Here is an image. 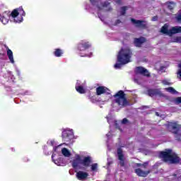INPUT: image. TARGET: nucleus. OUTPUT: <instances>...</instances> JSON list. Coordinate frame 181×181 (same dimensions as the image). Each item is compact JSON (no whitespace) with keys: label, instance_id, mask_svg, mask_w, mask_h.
Segmentation results:
<instances>
[{"label":"nucleus","instance_id":"obj_18","mask_svg":"<svg viewBox=\"0 0 181 181\" xmlns=\"http://www.w3.org/2000/svg\"><path fill=\"white\" fill-rule=\"evenodd\" d=\"M5 47L7 50V56L8 57V59L10 60L11 63L13 64V63H15V60L13 59V52L6 45H5Z\"/></svg>","mask_w":181,"mask_h":181},{"label":"nucleus","instance_id":"obj_1","mask_svg":"<svg viewBox=\"0 0 181 181\" xmlns=\"http://www.w3.org/2000/svg\"><path fill=\"white\" fill-rule=\"evenodd\" d=\"M132 51L129 48H122L117 54V62L114 66L115 69H121L122 64H127L131 62Z\"/></svg>","mask_w":181,"mask_h":181},{"label":"nucleus","instance_id":"obj_42","mask_svg":"<svg viewBox=\"0 0 181 181\" xmlns=\"http://www.w3.org/2000/svg\"><path fill=\"white\" fill-rule=\"evenodd\" d=\"M164 84H165V86H169V82L165 81V82H164Z\"/></svg>","mask_w":181,"mask_h":181},{"label":"nucleus","instance_id":"obj_34","mask_svg":"<svg viewBox=\"0 0 181 181\" xmlns=\"http://www.w3.org/2000/svg\"><path fill=\"white\" fill-rule=\"evenodd\" d=\"M5 59V53H0V60Z\"/></svg>","mask_w":181,"mask_h":181},{"label":"nucleus","instance_id":"obj_37","mask_svg":"<svg viewBox=\"0 0 181 181\" xmlns=\"http://www.w3.org/2000/svg\"><path fill=\"white\" fill-rule=\"evenodd\" d=\"M119 23H121V20L119 19L116 20V21L115 22V25H119Z\"/></svg>","mask_w":181,"mask_h":181},{"label":"nucleus","instance_id":"obj_20","mask_svg":"<svg viewBox=\"0 0 181 181\" xmlns=\"http://www.w3.org/2000/svg\"><path fill=\"white\" fill-rule=\"evenodd\" d=\"M168 28H169V25H168V24H165L160 29L161 33H163V35H167L168 36H170Z\"/></svg>","mask_w":181,"mask_h":181},{"label":"nucleus","instance_id":"obj_16","mask_svg":"<svg viewBox=\"0 0 181 181\" xmlns=\"http://www.w3.org/2000/svg\"><path fill=\"white\" fill-rule=\"evenodd\" d=\"M147 94L149 95V97H153L155 95H160V90L158 89H152L150 88L147 90Z\"/></svg>","mask_w":181,"mask_h":181},{"label":"nucleus","instance_id":"obj_11","mask_svg":"<svg viewBox=\"0 0 181 181\" xmlns=\"http://www.w3.org/2000/svg\"><path fill=\"white\" fill-rule=\"evenodd\" d=\"M117 158L119 160V165L121 168L125 167V158L124 157V153L122 151V148H117Z\"/></svg>","mask_w":181,"mask_h":181},{"label":"nucleus","instance_id":"obj_30","mask_svg":"<svg viewBox=\"0 0 181 181\" xmlns=\"http://www.w3.org/2000/svg\"><path fill=\"white\" fill-rule=\"evenodd\" d=\"M175 19L177 20V21L180 23L181 22V13L175 14Z\"/></svg>","mask_w":181,"mask_h":181},{"label":"nucleus","instance_id":"obj_21","mask_svg":"<svg viewBox=\"0 0 181 181\" xmlns=\"http://www.w3.org/2000/svg\"><path fill=\"white\" fill-rule=\"evenodd\" d=\"M63 49L57 48L54 49L53 54L55 56V57H62V56H63Z\"/></svg>","mask_w":181,"mask_h":181},{"label":"nucleus","instance_id":"obj_8","mask_svg":"<svg viewBox=\"0 0 181 181\" xmlns=\"http://www.w3.org/2000/svg\"><path fill=\"white\" fill-rule=\"evenodd\" d=\"M91 47V43L88 41L82 40L77 45L78 52H86Z\"/></svg>","mask_w":181,"mask_h":181},{"label":"nucleus","instance_id":"obj_5","mask_svg":"<svg viewBox=\"0 0 181 181\" xmlns=\"http://www.w3.org/2000/svg\"><path fill=\"white\" fill-rule=\"evenodd\" d=\"M62 138L65 144H71L74 138V133L70 129H64L62 133Z\"/></svg>","mask_w":181,"mask_h":181},{"label":"nucleus","instance_id":"obj_13","mask_svg":"<svg viewBox=\"0 0 181 181\" xmlns=\"http://www.w3.org/2000/svg\"><path fill=\"white\" fill-rule=\"evenodd\" d=\"M9 19H11V17L8 16L7 11H4L2 14H0V21L3 25H7Z\"/></svg>","mask_w":181,"mask_h":181},{"label":"nucleus","instance_id":"obj_45","mask_svg":"<svg viewBox=\"0 0 181 181\" xmlns=\"http://www.w3.org/2000/svg\"><path fill=\"white\" fill-rule=\"evenodd\" d=\"M156 115H158V117H159V114L158 112H156Z\"/></svg>","mask_w":181,"mask_h":181},{"label":"nucleus","instance_id":"obj_32","mask_svg":"<svg viewBox=\"0 0 181 181\" xmlns=\"http://www.w3.org/2000/svg\"><path fill=\"white\" fill-rule=\"evenodd\" d=\"M90 101H91V103H97V98L95 96H92L90 98Z\"/></svg>","mask_w":181,"mask_h":181},{"label":"nucleus","instance_id":"obj_22","mask_svg":"<svg viewBox=\"0 0 181 181\" xmlns=\"http://www.w3.org/2000/svg\"><path fill=\"white\" fill-rule=\"evenodd\" d=\"M62 153L65 158H70V156H71V153H70L66 148H63L62 149Z\"/></svg>","mask_w":181,"mask_h":181},{"label":"nucleus","instance_id":"obj_28","mask_svg":"<svg viewBox=\"0 0 181 181\" xmlns=\"http://www.w3.org/2000/svg\"><path fill=\"white\" fill-rule=\"evenodd\" d=\"M127 6H122L121 8V11H120V15L122 16H124V15H125V13H127Z\"/></svg>","mask_w":181,"mask_h":181},{"label":"nucleus","instance_id":"obj_7","mask_svg":"<svg viewBox=\"0 0 181 181\" xmlns=\"http://www.w3.org/2000/svg\"><path fill=\"white\" fill-rule=\"evenodd\" d=\"M6 12L8 16H11V18H13L15 23H21V22L23 21V17H19V11H18V8L13 10L11 13L9 11H7Z\"/></svg>","mask_w":181,"mask_h":181},{"label":"nucleus","instance_id":"obj_40","mask_svg":"<svg viewBox=\"0 0 181 181\" xmlns=\"http://www.w3.org/2000/svg\"><path fill=\"white\" fill-rule=\"evenodd\" d=\"M111 165H112V161H110L107 163L108 166H111Z\"/></svg>","mask_w":181,"mask_h":181},{"label":"nucleus","instance_id":"obj_3","mask_svg":"<svg viewBox=\"0 0 181 181\" xmlns=\"http://www.w3.org/2000/svg\"><path fill=\"white\" fill-rule=\"evenodd\" d=\"M91 157L86 156L81 160V156L77 155L76 158L72 161V168L74 169H84L80 165H83L85 168H88L91 165Z\"/></svg>","mask_w":181,"mask_h":181},{"label":"nucleus","instance_id":"obj_17","mask_svg":"<svg viewBox=\"0 0 181 181\" xmlns=\"http://www.w3.org/2000/svg\"><path fill=\"white\" fill-rule=\"evenodd\" d=\"M176 33H181V26H175L169 30L170 36L176 35Z\"/></svg>","mask_w":181,"mask_h":181},{"label":"nucleus","instance_id":"obj_19","mask_svg":"<svg viewBox=\"0 0 181 181\" xmlns=\"http://www.w3.org/2000/svg\"><path fill=\"white\" fill-rule=\"evenodd\" d=\"M107 90H108V88L105 86H99L96 88V95H101V94H105V93H107Z\"/></svg>","mask_w":181,"mask_h":181},{"label":"nucleus","instance_id":"obj_44","mask_svg":"<svg viewBox=\"0 0 181 181\" xmlns=\"http://www.w3.org/2000/svg\"><path fill=\"white\" fill-rule=\"evenodd\" d=\"M97 8H98V9H101V7H100V6H97Z\"/></svg>","mask_w":181,"mask_h":181},{"label":"nucleus","instance_id":"obj_27","mask_svg":"<svg viewBox=\"0 0 181 181\" xmlns=\"http://www.w3.org/2000/svg\"><path fill=\"white\" fill-rule=\"evenodd\" d=\"M165 90L168 91V93H170L171 94H177V91H176L173 87H168L166 88Z\"/></svg>","mask_w":181,"mask_h":181},{"label":"nucleus","instance_id":"obj_23","mask_svg":"<svg viewBox=\"0 0 181 181\" xmlns=\"http://www.w3.org/2000/svg\"><path fill=\"white\" fill-rule=\"evenodd\" d=\"M148 165H149V163L148 162H145L144 163H137L135 164V166L136 168H143V169H146Z\"/></svg>","mask_w":181,"mask_h":181},{"label":"nucleus","instance_id":"obj_10","mask_svg":"<svg viewBox=\"0 0 181 181\" xmlns=\"http://www.w3.org/2000/svg\"><path fill=\"white\" fill-rule=\"evenodd\" d=\"M135 73L136 74H141V76H144V77H151V74L148 69L144 68V66L136 67Z\"/></svg>","mask_w":181,"mask_h":181},{"label":"nucleus","instance_id":"obj_25","mask_svg":"<svg viewBox=\"0 0 181 181\" xmlns=\"http://www.w3.org/2000/svg\"><path fill=\"white\" fill-rule=\"evenodd\" d=\"M166 4L168 5V9L170 11H173L175 8V3L173 1H168L166 3Z\"/></svg>","mask_w":181,"mask_h":181},{"label":"nucleus","instance_id":"obj_36","mask_svg":"<svg viewBox=\"0 0 181 181\" xmlns=\"http://www.w3.org/2000/svg\"><path fill=\"white\" fill-rule=\"evenodd\" d=\"M151 21H153V22H156V21H158V16H153Z\"/></svg>","mask_w":181,"mask_h":181},{"label":"nucleus","instance_id":"obj_2","mask_svg":"<svg viewBox=\"0 0 181 181\" xmlns=\"http://www.w3.org/2000/svg\"><path fill=\"white\" fill-rule=\"evenodd\" d=\"M159 158L162 159L165 163L170 165H177L180 163V157L175 153H172V149H165V151H160Z\"/></svg>","mask_w":181,"mask_h":181},{"label":"nucleus","instance_id":"obj_35","mask_svg":"<svg viewBox=\"0 0 181 181\" xmlns=\"http://www.w3.org/2000/svg\"><path fill=\"white\" fill-rule=\"evenodd\" d=\"M128 119H127V118H124L123 119H122V124H128Z\"/></svg>","mask_w":181,"mask_h":181},{"label":"nucleus","instance_id":"obj_4","mask_svg":"<svg viewBox=\"0 0 181 181\" xmlns=\"http://www.w3.org/2000/svg\"><path fill=\"white\" fill-rule=\"evenodd\" d=\"M113 98H115L114 102L117 104L120 108H124L129 105V102L128 99H127V95L124 93V90H119L113 95Z\"/></svg>","mask_w":181,"mask_h":181},{"label":"nucleus","instance_id":"obj_29","mask_svg":"<svg viewBox=\"0 0 181 181\" xmlns=\"http://www.w3.org/2000/svg\"><path fill=\"white\" fill-rule=\"evenodd\" d=\"M98 168V164L93 163L91 165V170L92 172H97V169Z\"/></svg>","mask_w":181,"mask_h":181},{"label":"nucleus","instance_id":"obj_38","mask_svg":"<svg viewBox=\"0 0 181 181\" xmlns=\"http://www.w3.org/2000/svg\"><path fill=\"white\" fill-rule=\"evenodd\" d=\"M90 2H91V4H92V5H95V4H96L97 1H95V0H91Z\"/></svg>","mask_w":181,"mask_h":181},{"label":"nucleus","instance_id":"obj_31","mask_svg":"<svg viewBox=\"0 0 181 181\" xmlns=\"http://www.w3.org/2000/svg\"><path fill=\"white\" fill-rule=\"evenodd\" d=\"M110 5V2L108 1H105L103 3H101V6H103V8H107V6H109Z\"/></svg>","mask_w":181,"mask_h":181},{"label":"nucleus","instance_id":"obj_24","mask_svg":"<svg viewBox=\"0 0 181 181\" xmlns=\"http://www.w3.org/2000/svg\"><path fill=\"white\" fill-rule=\"evenodd\" d=\"M76 90L78 93H79L80 94H85L86 93V90L84 89V88L81 86H76Z\"/></svg>","mask_w":181,"mask_h":181},{"label":"nucleus","instance_id":"obj_9","mask_svg":"<svg viewBox=\"0 0 181 181\" xmlns=\"http://www.w3.org/2000/svg\"><path fill=\"white\" fill-rule=\"evenodd\" d=\"M131 21L134 25H136V28H139L140 29H148V22L142 20H136L134 18H131Z\"/></svg>","mask_w":181,"mask_h":181},{"label":"nucleus","instance_id":"obj_43","mask_svg":"<svg viewBox=\"0 0 181 181\" xmlns=\"http://www.w3.org/2000/svg\"><path fill=\"white\" fill-rule=\"evenodd\" d=\"M117 4H121V0H117Z\"/></svg>","mask_w":181,"mask_h":181},{"label":"nucleus","instance_id":"obj_15","mask_svg":"<svg viewBox=\"0 0 181 181\" xmlns=\"http://www.w3.org/2000/svg\"><path fill=\"white\" fill-rule=\"evenodd\" d=\"M146 42V39L144 37H140L139 38H134V43L136 47H141L144 43Z\"/></svg>","mask_w":181,"mask_h":181},{"label":"nucleus","instance_id":"obj_26","mask_svg":"<svg viewBox=\"0 0 181 181\" xmlns=\"http://www.w3.org/2000/svg\"><path fill=\"white\" fill-rule=\"evenodd\" d=\"M17 11H18V15H21V16H26V13H25V11H23V8L22 6L17 8Z\"/></svg>","mask_w":181,"mask_h":181},{"label":"nucleus","instance_id":"obj_39","mask_svg":"<svg viewBox=\"0 0 181 181\" xmlns=\"http://www.w3.org/2000/svg\"><path fill=\"white\" fill-rule=\"evenodd\" d=\"M180 39H181L180 37H177L175 38V40H176V42H180Z\"/></svg>","mask_w":181,"mask_h":181},{"label":"nucleus","instance_id":"obj_14","mask_svg":"<svg viewBox=\"0 0 181 181\" xmlns=\"http://www.w3.org/2000/svg\"><path fill=\"white\" fill-rule=\"evenodd\" d=\"M76 178L78 180L83 181L88 177V173L84 171H78L76 173Z\"/></svg>","mask_w":181,"mask_h":181},{"label":"nucleus","instance_id":"obj_6","mask_svg":"<svg viewBox=\"0 0 181 181\" xmlns=\"http://www.w3.org/2000/svg\"><path fill=\"white\" fill-rule=\"evenodd\" d=\"M169 127L173 129V134H174L175 138L177 141L180 142L181 141V133H179L180 131V125L177 124V122H172L169 124Z\"/></svg>","mask_w":181,"mask_h":181},{"label":"nucleus","instance_id":"obj_41","mask_svg":"<svg viewBox=\"0 0 181 181\" xmlns=\"http://www.w3.org/2000/svg\"><path fill=\"white\" fill-rule=\"evenodd\" d=\"M55 155H56V154H54V153H53V154L52 155V160H54V158Z\"/></svg>","mask_w":181,"mask_h":181},{"label":"nucleus","instance_id":"obj_46","mask_svg":"<svg viewBox=\"0 0 181 181\" xmlns=\"http://www.w3.org/2000/svg\"><path fill=\"white\" fill-rule=\"evenodd\" d=\"M109 11H112V8H109Z\"/></svg>","mask_w":181,"mask_h":181},{"label":"nucleus","instance_id":"obj_33","mask_svg":"<svg viewBox=\"0 0 181 181\" xmlns=\"http://www.w3.org/2000/svg\"><path fill=\"white\" fill-rule=\"evenodd\" d=\"M175 101V104H181V97H177Z\"/></svg>","mask_w":181,"mask_h":181},{"label":"nucleus","instance_id":"obj_12","mask_svg":"<svg viewBox=\"0 0 181 181\" xmlns=\"http://www.w3.org/2000/svg\"><path fill=\"white\" fill-rule=\"evenodd\" d=\"M134 173L140 177H146L149 173H151V170L144 171L141 168H137L134 170Z\"/></svg>","mask_w":181,"mask_h":181}]
</instances>
